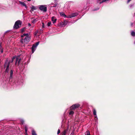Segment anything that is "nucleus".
<instances>
[{"mask_svg": "<svg viewBox=\"0 0 135 135\" xmlns=\"http://www.w3.org/2000/svg\"><path fill=\"white\" fill-rule=\"evenodd\" d=\"M32 9L30 10V12H32Z\"/></svg>", "mask_w": 135, "mask_h": 135, "instance_id": "nucleus-36", "label": "nucleus"}, {"mask_svg": "<svg viewBox=\"0 0 135 135\" xmlns=\"http://www.w3.org/2000/svg\"><path fill=\"white\" fill-rule=\"evenodd\" d=\"M130 1H127V3H129V2Z\"/></svg>", "mask_w": 135, "mask_h": 135, "instance_id": "nucleus-35", "label": "nucleus"}, {"mask_svg": "<svg viewBox=\"0 0 135 135\" xmlns=\"http://www.w3.org/2000/svg\"><path fill=\"white\" fill-rule=\"evenodd\" d=\"M13 70H11L9 73V80H11V79H12L13 77Z\"/></svg>", "mask_w": 135, "mask_h": 135, "instance_id": "nucleus-9", "label": "nucleus"}, {"mask_svg": "<svg viewBox=\"0 0 135 135\" xmlns=\"http://www.w3.org/2000/svg\"><path fill=\"white\" fill-rule=\"evenodd\" d=\"M25 129L26 133L27 130V126H25Z\"/></svg>", "mask_w": 135, "mask_h": 135, "instance_id": "nucleus-22", "label": "nucleus"}, {"mask_svg": "<svg viewBox=\"0 0 135 135\" xmlns=\"http://www.w3.org/2000/svg\"><path fill=\"white\" fill-rule=\"evenodd\" d=\"M131 34L132 36H135V32L132 31L131 32Z\"/></svg>", "mask_w": 135, "mask_h": 135, "instance_id": "nucleus-20", "label": "nucleus"}, {"mask_svg": "<svg viewBox=\"0 0 135 135\" xmlns=\"http://www.w3.org/2000/svg\"><path fill=\"white\" fill-rule=\"evenodd\" d=\"M39 42H36L35 44H33V45L32 47L31 48L32 54L33 53L35 50H36L37 47L39 45Z\"/></svg>", "mask_w": 135, "mask_h": 135, "instance_id": "nucleus-6", "label": "nucleus"}, {"mask_svg": "<svg viewBox=\"0 0 135 135\" xmlns=\"http://www.w3.org/2000/svg\"><path fill=\"white\" fill-rule=\"evenodd\" d=\"M32 135H37L35 131L33 130H32Z\"/></svg>", "mask_w": 135, "mask_h": 135, "instance_id": "nucleus-19", "label": "nucleus"}, {"mask_svg": "<svg viewBox=\"0 0 135 135\" xmlns=\"http://www.w3.org/2000/svg\"><path fill=\"white\" fill-rule=\"evenodd\" d=\"M15 61V65H16L18 66L21 65L22 63V61L21 58H20V56H15L12 59L11 61L8 62L7 60L6 61L4 65V67L5 69V71L6 73H8V71L9 69V64L11 63H12L13 61Z\"/></svg>", "mask_w": 135, "mask_h": 135, "instance_id": "nucleus-1", "label": "nucleus"}, {"mask_svg": "<svg viewBox=\"0 0 135 135\" xmlns=\"http://www.w3.org/2000/svg\"><path fill=\"white\" fill-rule=\"evenodd\" d=\"M31 8L32 9V11H33L34 10H36L37 9V8L36 7L33 6H32Z\"/></svg>", "mask_w": 135, "mask_h": 135, "instance_id": "nucleus-14", "label": "nucleus"}, {"mask_svg": "<svg viewBox=\"0 0 135 135\" xmlns=\"http://www.w3.org/2000/svg\"><path fill=\"white\" fill-rule=\"evenodd\" d=\"M68 128L65 129L61 134L60 135H66V133L68 132Z\"/></svg>", "mask_w": 135, "mask_h": 135, "instance_id": "nucleus-10", "label": "nucleus"}, {"mask_svg": "<svg viewBox=\"0 0 135 135\" xmlns=\"http://www.w3.org/2000/svg\"><path fill=\"white\" fill-rule=\"evenodd\" d=\"M31 26V24H30V23H28V26Z\"/></svg>", "mask_w": 135, "mask_h": 135, "instance_id": "nucleus-34", "label": "nucleus"}, {"mask_svg": "<svg viewBox=\"0 0 135 135\" xmlns=\"http://www.w3.org/2000/svg\"><path fill=\"white\" fill-rule=\"evenodd\" d=\"M22 22L20 20L16 21L14 26L13 28L15 29H17L19 28L21 25Z\"/></svg>", "mask_w": 135, "mask_h": 135, "instance_id": "nucleus-5", "label": "nucleus"}, {"mask_svg": "<svg viewBox=\"0 0 135 135\" xmlns=\"http://www.w3.org/2000/svg\"><path fill=\"white\" fill-rule=\"evenodd\" d=\"M12 81L13 84L19 87H22L23 84V80L21 78H16L12 80Z\"/></svg>", "mask_w": 135, "mask_h": 135, "instance_id": "nucleus-2", "label": "nucleus"}, {"mask_svg": "<svg viewBox=\"0 0 135 135\" xmlns=\"http://www.w3.org/2000/svg\"><path fill=\"white\" fill-rule=\"evenodd\" d=\"M60 133V130L59 129H58L57 132V134H58Z\"/></svg>", "mask_w": 135, "mask_h": 135, "instance_id": "nucleus-32", "label": "nucleus"}, {"mask_svg": "<svg viewBox=\"0 0 135 135\" xmlns=\"http://www.w3.org/2000/svg\"><path fill=\"white\" fill-rule=\"evenodd\" d=\"M3 52L2 47L1 46V43H0V53H2Z\"/></svg>", "mask_w": 135, "mask_h": 135, "instance_id": "nucleus-17", "label": "nucleus"}, {"mask_svg": "<svg viewBox=\"0 0 135 135\" xmlns=\"http://www.w3.org/2000/svg\"><path fill=\"white\" fill-rule=\"evenodd\" d=\"M25 28H22L21 30V32L22 33L25 30Z\"/></svg>", "mask_w": 135, "mask_h": 135, "instance_id": "nucleus-24", "label": "nucleus"}, {"mask_svg": "<svg viewBox=\"0 0 135 135\" xmlns=\"http://www.w3.org/2000/svg\"><path fill=\"white\" fill-rule=\"evenodd\" d=\"M93 115H96V111L95 109H93Z\"/></svg>", "mask_w": 135, "mask_h": 135, "instance_id": "nucleus-21", "label": "nucleus"}, {"mask_svg": "<svg viewBox=\"0 0 135 135\" xmlns=\"http://www.w3.org/2000/svg\"><path fill=\"white\" fill-rule=\"evenodd\" d=\"M20 121L22 124H23L24 122V121L23 119H20Z\"/></svg>", "mask_w": 135, "mask_h": 135, "instance_id": "nucleus-26", "label": "nucleus"}, {"mask_svg": "<svg viewBox=\"0 0 135 135\" xmlns=\"http://www.w3.org/2000/svg\"><path fill=\"white\" fill-rule=\"evenodd\" d=\"M21 39L20 42L22 44L25 43L27 44L30 41V37L28 33H24L21 36Z\"/></svg>", "mask_w": 135, "mask_h": 135, "instance_id": "nucleus-3", "label": "nucleus"}, {"mask_svg": "<svg viewBox=\"0 0 135 135\" xmlns=\"http://www.w3.org/2000/svg\"><path fill=\"white\" fill-rule=\"evenodd\" d=\"M133 23H131V25H133Z\"/></svg>", "mask_w": 135, "mask_h": 135, "instance_id": "nucleus-37", "label": "nucleus"}, {"mask_svg": "<svg viewBox=\"0 0 135 135\" xmlns=\"http://www.w3.org/2000/svg\"><path fill=\"white\" fill-rule=\"evenodd\" d=\"M86 135H90V132L89 131H87L86 132Z\"/></svg>", "mask_w": 135, "mask_h": 135, "instance_id": "nucleus-25", "label": "nucleus"}, {"mask_svg": "<svg viewBox=\"0 0 135 135\" xmlns=\"http://www.w3.org/2000/svg\"><path fill=\"white\" fill-rule=\"evenodd\" d=\"M134 44L135 45V42H134Z\"/></svg>", "mask_w": 135, "mask_h": 135, "instance_id": "nucleus-38", "label": "nucleus"}, {"mask_svg": "<svg viewBox=\"0 0 135 135\" xmlns=\"http://www.w3.org/2000/svg\"><path fill=\"white\" fill-rule=\"evenodd\" d=\"M36 19H33L32 21V22L33 23H35L36 21Z\"/></svg>", "mask_w": 135, "mask_h": 135, "instance_id": "nucleus-28", "label": "nucleus"}, {"mask_svg": "<svg viewBox=\"0 0 135 135\" xmlns=\"http://www.w3.org/2000/svg\"><path fill=\"white\" fill-rule=\"evenodd\" d=\"M64 24V26H65L68 23V21L67 20H65L63 22Z\"/></svg>", "mask_w": 135, "mask_h": 135, "instance_id": "nucleus-15", "label": "nucleus"}, {"mask_svg": "<svg viewBox=\"0 0 135 135\" xmlns=\"http://www.w3.org/2000/svg\"><path fill=\"white\" fill-rule=\"evenodd\" d=\"M134 5V4H131L129 5V7L130 8H132L133 7V6Z\"/></svg>", "mask_w": 135, "mask_h": 135, "instance_id": "nucleus-31", "label": "nucleus"}, {"mask_svg": "<svg viewBox=\"0 0 135 135\" xmlns=\"http://www.w3.org/2000/svg\"><path fill=\"white\" fill-rule=\"evenodd\" d=\"M60 14L61 16L64 17H65L67 18V16H66L64 13H61Z\"/></svg>", "mask_w": 135, "mask_h": 135, "instance_id": "nucleus-18", "label": "nucleus"}, {"mask_svg": "<svg viewBox=\"0 0 135 135\" xmlns=\"http://www.w3.org/2000/svg\"><path fill=\"white\" fill-rule=\"evenodd\" d=\"M74 113V112L73 110H71L69 113V115L71 116H72Z\"/></svg>", "mask_w": 135, "mask_h": 135, "instance_id": "nucleus-16", "label": "nucleus"}, {"mask_svg": "<svg viewBox=\"0 0 135 135\" xmlns=\"http://www.w3.org/2000/svg\"><path fill=\"white\" fill-rule=\"evenodd\" d=\"M75 22H73V23H74Z\"/></svg>", "mask_w": 135, "mask_h": 135, "instance_id": "nucleus-39", "label": "nucleus"}, {"mask_svg": "<svg viewBox=\"0 0 135 135\" xmlns=\"http://www.w3.org/2000/svg\"><path fill=\"white\" fill-rule=\"evenodd\" d=\"M60 25L62 27L65 26H64V23H63V22H61L60 23Z\"/></svg>", "mask_w": 135, "mask_h": 135, "instance_id": "nucleus-23", "label": "nucleus"}, {"mask_svg": "<svg viewBox=\"0 0 135 135\" xmlns=\"http://www.w3.org/2000/svg\"><path fill=\"white\" fill-rule=\"evenodd\" d=\"M19 3L22 7H25L26 9H27V7L26 4L24 2L20 1Z\"/></svg>", "mask_w": 135, "mask_h": 135, "instance_id": "nucleus-11", "label": "nucleus"}, {"mask_svg": "<svg viewBox=\"0 0 135 135\" xmlns=\"http://www.w3.org/2000/svg\"><path fill=\"white\" fill-rule=\"evenodd\" d=\"M38 7L39 9L43 12H46L47 11V6L46 5H40Z\"/></svg>", "mask_w": 135, "mask_h": 135, "instance_id": "nucleus-4", "label": "nucleus"}, {"mask_svg": "<svg viewBox=\"0 0 135 135\" xmlns=\"http://www.w3.org/2000/svg\"><path fill=\"white\" fill-rule=\"evenodd\" d=\"M80 105L78 104H75L73 105L70 108V109L71 110H74L75 109L78 108Z\"/></svg>", "mask_w": 135, "mask_h": 135, "instance_id": "nucleus-7", "label": "nucleus"}, {"mask_svg": "<svg viewBox=\"0 0 135 135\" xmlns=\"http://www.w3.org/2000/svg\"><path fill=\"white\" fill-rule=\"evenodd\" d=\"M26 135H27V134H26Z\"/></svg>", "mask_w": 135, "mask_h": 135, "instance_id": "nucleus-40", "label": "nucleus"}, {"mask_svg": "<svg viewBox=\"0 0 135 135\" xmlns=\"http://www.w3.org/2000/svg\"><path fill=\"white\" fill-rule=\"evenodd\" d=\"M51 24V22H49L47 23V25L48 26H50Z\"/></svg>", "mask_w": 135, "mask_h": 135, "instance_id": "nucleus-29", "label": "nucleus"}, {"mask_svg": "<svg viewBox=\"0 0 135 135\" xmlns=\"http://www.w3.org/2000/svg\"><path fill=\"white\" fill-rule=\"evenodd\" d=\"M95 117V121L96 122L97 121V120L98 119V118L97 117V115H94Z\"/></svg>", "mask_w": 135, "mask_h": 135, "instance_id": "nucleus-27", "label": "nucleus"}, {"mask_svg": "<svg viewBox=\"0 0 135 135\" xmlns=\"http://www.w3.org/2000/svg\"><path fill=\"white\" fill-rule=\"evenodd\" d=\"M97 3H99V4H101L103 2L107 3L108 1H97Z\"/></svg>", "mask_w": 135, "mask_h": 135, "instance_id": "nucleus-13", "label": "nucleus"}, {"mask_svg": "<svg viewBox=\"0 0 135 135\" xmlns=\"http://www.w3.org/2000/svg\"><path fill=\"white\" fill-rule=\"evenodd\" d=\"M78 15V13H72L71 15L67 16V18H71L77 16Z\"/></svg>", "mask_w": 135, "mask_h": 135, "instance_id": "nucleus-8", "label": "nucleus"}, {"mask_svg": "<svg viewBox=\"0 0 135 135\" xmlns=\"http://www.w3.org/2000/svg\"><path fill=\"white\" fill-rule=\"evenodd\" d=\"M42 28H43L45 27V24L44 23H42Z\"/></svg>", "mask_w": 135, "mask_h": 135, "instance_id": "nucleus-30", "label": "nucleus"}, {"mask_svg": "<svg viewBox=\"0 0 135 135\" xmlns=\"http://www.w3.org/2000/svg\"><path fill=\"white\" fill-rule=\"evenodd\" d=\"M52 21L53 22V23H56V21L57 19L55 18V17L54 16H53L51 18Z\"/></svg>", "mask_w": 135, "mask_h": 135, "instance_id": "nucleus-12", "label": "nucleus"}, {"mask_svg": "<svg viewBox=\"0 0 135 135\" xmlns=\"http://www.w3.org/2000/svg\"><path fill=\"white\" fill-rule=\"evenodd\" d=\"M99 8H98L97 9H93V11H97L98 9H99Z\"/></svg>", "mask_w": 135, "mask_h": 135, "instance_id": "nucleus-33", "label": "nucleus"}]
</instances>
